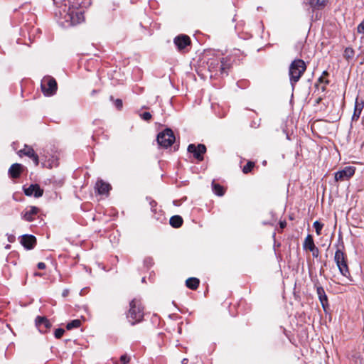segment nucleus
I'll return each instance as SVG.
<instances>
[{
  "instance_id": "obj_1",
  "label": "nucleus",
  "mask_w": 364,
  "mask_h": 364,
  "mask_svg": "<svg viewBox=\"0 0 364 364\" xmlns=\"http://www.w3.org/2000/svg\"><path fill=\"white\" fill-rule=\"evenodd\" d=\"M64 12L65 21L70 26H75L84 21V9L81 3L69 6L68 9Z\"/></svg>"
},
{
  "instance_id": "obj_2",
  "label": "nucleus",
  "mask_w": 364,
  "mask_h": 364,
  "mask_svg": "<svg viewBox=\"0 0 364 364\" xmlns=\"http://www.w3.org/2000/svg\"><path fill=\"white\" fill-rule=\"evenodd\" d=\"M306 69V66L303 60L296 59L291 62L289 68V75L292 87L300 80Z\"/></svg>"
},
{
  "instance_id": "obj_3",
  "label": "nucleus",
  "mask_w": 364,
  "mask_h": 364,
  "mask_svg": "<svg viewBox=\"0 0 364 364\" xmlns=\"http://www.w3.org/2000/svg\"><path fill=\"white\" fill-rule=\"evenodd\" d=\"M144 317V311L141 301L136 299L131 301L127 318L132 325L140 322Z\"/></svg>"
},
{
  "instance_id": "obj_4",
  "label": "nucleus",
  "mask_w": 364,
  "mask_h": 364,
  "mask_svg": "<svg viewBox=\"0 0 364 364\" xmlns=\"http://www.w3.org/2000/svg\"><path fill=\"white\" fill-rule=\"evenodd\" d=\"M334 261L342 275L348 277L350 274L346 254L342 249L338 248L335 252Z\"/></svg>"
},
{
  "instance_id": "obj_5",
  "label": "nucleus",
  "mask_w": 364,
  "mask_h": 364,
  "mask_svg": "<svg viewBox=\"0 0 364 364\" xmlns=\"http://www.w3.org/2000/svg\"><path fill=\"white\" fill-rule=\"evenodd\" d=\"M57 82L55 80L50 76H46L41 81V89L46 96L54 95L57 90Z\"/></svg>"
},
{
  "instance_id": "obj_6",
  "label": "nucleus",
  "mask_w": 364,
  "mask_h": 364,
  "mask_svg": "<svg viewBox=\"0 0 364 364\" xmlns=\"http://www.w3.org/2000/svg\"><path fill=\"white\" fill-rule=\"evenodd\" d=\"M175 141V136L170 129H166L164 132H160L157 136L158 144L164 148H167L172 145Z\"/></svg>"
},
{
  "instance_id": "obj_7",
  "label": "nucleus",
  "mask_w": 364,
  "mask_h": 364,
  "mask_svg": "<svg viewBox=\"0 0 364 364\" xmlns=\"http://www.w3.org/2000/svg\"><path fill=\"white\" fill-rule=\"evenodd\" d=\"M188 151L192 153L193 156L200 161L203 160V154L206 151V147L202 144H200L198 146L191 144L188 146Z\"/></svg>"
},
{
  "instance_id": "obj_8",
  "label": "nucleus",
  "mask_w": 364,
  "mask_h": 364,
  "mask_svg": "<svg viewBox=\"0 0 364 364\" xmlns=\"http://www.w3.org/2000/svg\"><path fill=\"white\" fill-rule=\"evenodd\" d=\"M355 173V168L353 166H346L343 170L337 171L335 173V180L336 181H345L349 179Z\"/></svg>"
},
{
  "instance_id": "obj_9",
  "label": "nucleus",
  "mask_w": 364,
  "mask_h": 364,
  "mask_svg": "<svg viewBox=\"0 0 364 364\" xmlns=\"http://www.w3.org/2000/svg\"><path fill=\"white\" fill-rule=\"evenodd\" d=\"M19 156H26L31 159H32L36 166H38L39 164L38 156L36 154L33 149L28 145H25L23 149H21L18 151Z\"/></svg>"
},
{
  "instance_id": "obj_10",
  "label": "nucleus",
  "mask_w": 364,
  "mask_h": 364,
  "mask_svg": "<svg viewBox=\"0 0 364 364\" xmlns=\"http://www.w3.org/2000/svg\"><path fill=\"white\" fill-rule=\"evenodd\" d=\"M23 191L27 196H34L36 198H38L43 194V190L38 184H31L28 188H23Z\"/></svg>"
},
{
  "instance_id": "obj_11",
  "label": "nucleus",
  "mask_w": 364,
  "mask_h": 364,
  "mask_svg": "<svg viewBox=\"0 0 364 364\" xmlns=\"http://www.w3.org/2000/svg\"><path fill=\"white\" fill-rule=\"evenodd\" d=\"M174 43L178 49L181 50L191 44V39L186 35H180L174 38Z\"/></svg>"
},
{
  "instance_id": "obj_12",
  "label": "nucleus",
  "mask_w": 364,
  "mask_h": 364,
  "mask_svg": "<svg viewBox=\"0 0 364 364\" xmlns=\"http://www.w3.org/2000/svg\"><path fill=\"white\" fill-rule=\"evenodd\" d=\"M21 244L26 249H33L36 244V238L31 235H24L21 240Z\"/></svg>"
},
{
  "instance_id": "obj_13",
  "label": "nucleus",
  "mask_w": 364,
  "mask_h": 364,
  "mask_svg": "<svg viewBox=\"0 0 364 364\" xmlns=\"http://www.w3.org/2000/svg\"><path fill=\"white\" fill-rule=\"evenodd\" d=\"M315 287L316 288V292L318 296V299L320 300V302L324 310H326V306H328V298L326 294V292L323 289V288L320 286L318 282L315 284Z\"/></svg>"
},
{
  "instance_id": "obj_14",
  "label": "nucleus",
  "mask_w": 364,
  "mask_h": 364,
  "mask_svg": "<svg viewBox=\"0 0 364 364\" xmlns=\"http://www.w3.org/2000/svg\"><path fill=\"white\" fill-rule=\"evenodd\" d=\"M364 107V100L358 97L355 102L354 112L352 117L353 120H358Z\"/></svg>"
},
{
  "instance_id": "obj_15",
  "label": "nucleus",
  "mask_w": 364,
  "mask_h": 364,
  "mask_svg": "<svg viewBox=\"0 0 364 364\" xmlns=\"http://www.w3.org/2000/svg\"><path fill=\"white\" fill-rule=\"evenodd\" d=\"M23 170V166L21 164H14L11 166L9 169V173L13 178H17L20 176L21 172Z\"/></svg>"
},
{
  "instance_id": "obj_16",
  "label": "nucleus",
  "mask_w": 364,
  "mask_h": 364,
  "mask_svg": "<svg viewBox=\"0 0 364 364\" xmlns=\"http://www.w3.org/2000/svg\"><path fill=\"white\" fill-rule=\"evenodd\" d=\"M39 210L35 206H31L28 210H25L22 213L23 218L28 222H31L34 220V216L36 215Z\"/></svg>"
},
{
  "instance_id": "obj_17",
  "label": "nucleus",
  "mask_w": 364,
  "mask_h": 364,
  "mask_svg": "<svg viewBox=\"0 0 364 364\" xmlns=\"http://www.w3.org/2000/svg\"><path fill=\"white\" fill-rule=\"evenodd\" d=\"M110 185L104 181L100 179L95 184V188L97 189L99 194L107 193L110 189Z\"/></svg>"
},
{
  "instance_id": "obj_18",
  "label": "nucleus",
  "mask_w": 364,
  "mask_h": 364,
  "mask_svg": "<svg viewBox=\"0 0 364 364\" xmlns=\"http://www.w3.org/2000/svg\"><path fill=\"white\" fill-rule=\"evenodd\" d=\"M221 59L214 58L209 59L208 61V69L211 72L218 71L220 70Z\"/></svg>"
},
{
  "instance_id": "obj_19",
  "label": "nucleus",
  "mask_w": 364,
  "mask_h": 364,
  "mask_svg": "<svg viewBox=\"0 0 364 364\" xmlns=\"http://www.w3.org/2000/svg\"><path fill=\"white\" fill-rule=\"evenodd\" d=\"M36 324L39 328L43 326L45 328V330L48 329L51 327L50 322L46 317L43 316L36 317ZM40 330L42 331L41 329Z\"/></svg>"
},
{
  "instance_id": "obj_20",
  "label": "nucleus",
  "mask_w": 364,
  "mask_h": 364,
  "mask_svg": "<svg viewBox=\"0 0 364 364\" xmlns=\"http://www.w3.org/2000/svg\"><path fill=\"white\" fill-rule=\"evenodd\" d=\"M315 244L313 237L311 235H308L304 242L303 247L305 250H312L315 247Z\"/></svg>"
},
{
  "instance_id": "obj_21",
  "label": "nucleus",
  "mask_w": 364,
  "mask_h": 364,
  "mask_svg": "<svg viewBox=\"0 0 364 364\" xmlns=\"http://www.w3.org/2000/svg\"><path fill=\"white\" fill-rule=\"evenodd\" d=\"M199 282H200L198 279L195 277H191L186 281V285L188 288L194 290L198 288Z\"/></svg>"
},
{
  "instance_id": "obj_22",
  "label": "nucleus",
  "mask_w": 364,
  "mask_h": 364,
  "mask_svg": "<svg viewBox=\"0 0 364 364\" xmlns=\"http://www.w3.org/2000/svg\"><path fill=\"white\" fill-rule=\"evenodd\" d=\"M169 223L172 227H173L175 228H178L182 225L183 219L179 215H174L170 218Z\"/></svg>"
},
{
  "instance_id": "obj_23",
  "label": "nucleus",
  "mask_w": 364,
  "mask_h": 364,
  "mask_svg": "<svg viewBox=\"0 0 364 364\" xmlns=\"http://www.w3.org/2000/svg\"><path fill=\"white\" fill-rule=\"evenodd\" d=\"M327 0H309V4L314 9H320L323 8Z\"/></svg>"
},
{
  "instance_id": "obj_24",
  "label": "nucleus",
  "mask_w": 364,
  "mask_h": 364,
  "mask_svg": "<svg viewBox=\"0 0 364 364\" xmlns=\"http://www.w3.org/2000/svg\"><path fill=\"white\" fill-rule=\"evenodd\" d=\"M212 187L214 193L218 196H223L225 193L224 188L220 184L213 182Z\"/></svg>"
},
{
  "instance_id": "obj_25",
  "label": "nucleus",
  "mask_w": 364,
  "mask_h": 364,
  "mask_svg": "<svg viewBox=\"0 0 364 364\" xmlns=\"http://www.w3.org/2000/svg\"><path fill=\"white\" fill-rule=\"evenodd\" d=\"M81 325V321L79 319H75L68 323L66 325V328L68 330H71L73 328H77L80 327Z\"/></svg>"
},
{
  "instance_id": "obj_26",
  "label": "nucleus",
  "mask_w": 364,
  "mask_h": 364,
  "mask_svg": "<svg viewBox=\"0 0 364 364\" xmlns=\"http://www.w3.org/2000/svg\"><path fill=\"white\" fill-rule=\"evenodd\" d=\"M230 64L228 63L227 60L225 58L221 59L220 70L221 74L226 73V70L229 68Z\"/></svg>"
},
{
  "instance_id": "obj_27",
  "label": "nucleus",
  "mask_w": 364,
  "mask_h": 364,
  "mask_svg": "<svg viewBox=\"0 0 364 364\" xmlns=\"http://www.w3.org/2000/svg\"><path fill=\"white\" fill-rule=\"evenodd\" d=\"M255 166V163L252 161H248L247 164L243 167L242 172L244 173H248L252 171L253 167Z\"/></svg>"
},
{
  "instance_id": "obj_28",
  "label": "nucleus",
  "mask_w": 364,
  "mask_h": 364,
  "mask_svg": "<svg viewBox=\"0 0 364 364\" xmlns=\"http://www.w3.org/2000/svg\"><path fill=\"white\" fill-rule=\"evenodd\" d=\"M323 225L318 221H315L314 223V227L315 228L316 232L318 235H320L321 233V230L323 228Z\"/></svg>"
},
{
  "instance_id": "obj_29",
  "label": "nucleus",
  "mask_w": 364,
  "mask_h": 364,
  "mask_svg": "<svg viewBox=\"0 0 364 364\" xmlns=\"http://www.w3.org/2000/svg\"><path fill=\"white\" fill-rule=\"evenodd\" d=\"M344 56L346 58H350L353 56V50L350 48H346L344 51Z\"/></svg>"
},
{
  "instance_id": "obj_30",
  "label": "nucleus",
  "mask_w": 364,
  "mask_h": 364,
  "mask_svg": "<svg viewBox=\"0 0 364 364\" xmlns=\"http://www.w3.org/2000/svg\"><path fill=\"white\" fill-rule=\"evenodd\" d=\"M65 333V330L63 328H57L55 331V337L56 338H60L63 333Z\"/></svg>"
},
{
  "instance_id": "obj_31",
  "label": "nucleus",
  "mask_w": 364,
  "mask_h": 364,
  "mask_svg": "<svg viewBox=\"0 0 364 364\" xmlns=\"http://www.w3.org/2000/svg\"><path fill=\"white\" fill-rule=\"evenodd\" d=\"M141 118L145 121H149L151 118V114L148 112H144L141 114Z\"/></svg>"
},
{
  "instance_id": "obj_32",
  "label": "nucleus",
  "mask_w": 364,
  "mask_h": 364,
  "mask_svg": "<svg viewBox=\"0 0 364 364\" xmlns=\"http://www.w3.org/2000/svg\"><path fill=\"white\" fill-rule=\"evenodd\" d=\"M120 361L122 364H127L129 362V358L127 355H123L120 357Z\"/></svg>"
},
{
  "instance_id": "obj_33",
  "label": "nucleus",
  "mask_w": 364,
  "mask_h": 364,
  "mask_svg": "<svg viewBox=\"0 0 364 364\" xmlns=\"http://www.w3.org/2000/svg\"><path fill=\"white\" fill-rule=\"evenodd\" d=\"M358 32L360 33H364V18L363 21L358 26Z\"/></svg>"
},
{
  "instance_id": "obj_34",
  "label": "nucleus",
  "mask_w": 364,
  "mask_h": 364,
  "mask_svg": "<svg viewBox=\"0 0 364 364\" xmlns=\"http://www.w3.org/2000/svg\"><path fill=\"white\" fill-rule=\"evenodd\" d=\"M310 251L312 252V256L314 257H316V258L318 257L319 251L316 247H315L314 249H312V250H310Z\"/></svg>"
},
{
  "instance_id": "obj_35",
  "label": "nucleus",
  "mask_w": 364,
  "mask_h": 364,
  "mask_svg": "<svg viewBox=\"0 0 364 364\" xmlns=\"http://www.w3.org/2000/svg\"><path fill=\"white\" fill-rule=\"evenodd\" d=\"M114 105L119 109L122 107V101L120 99H117L114 101Z\"/></svg>"
},
{
  "instance_id": "obj_36",
  "label": "nucleus",
  "mask_w": 364,
  "mask_h": 364,
  "mask_svg": "<svg viewBox=\"0 0 364 364\" xmlns=\"http://www.w3.org/2000/svg\"><path fill=\"white\" fill-rule=\"evenodd\" d=\"M37 267H38V268L39 269H46V264H45L44 262H38V263Z\"/></svg>"
},
{
  "instance_id": "obj_37",
  "label": "nucleus",
  "mask_w": 364,
  "mask_h": 364,
  "mask_svg": "<svg viewBox=\"0 0 364 364\" xmlns=\"http://www.w3.org/2000/svg\"><path fill=\"white\" fill-rule=\"evenodd\" d=\"M279 225H280V228H281L282 229H283V228H284L286 227V225H287V223H286L285 221H281V222L279 223Z\"/></svg>"
},
{
  "instance_id": "obj_38",
  "label": "nucleus",
  "mask_w": 364,
  "mask_h": 364,
  "mask_svg": "<svg viewBox=\"0 0 364 364\" xmlns=\"http://www.w3.org/2000/svg\"><path fill=\"white\" fill-rule=\"evenodd\" d=\"M68 293H69V291L68 289H65L63 291L62 295H63V297H65V296H68Z\"/></svg>"
},
{
  "instance_id": "obj_39",
  "label": "nucleus",
  "mask_w": 364,
  "mask_h": 364,
  "mask_svg": "<svg viewBox=\"0 0 364 364\" xmlns=\"http://www.w3.org/2000/svg\"><path fill=\"white\" fill-rule=\"evenodd\" d=\"M187 362H188V359H186V358L183 359L181 361L182 364H186Z\"/></svg>"
},
{
  "instance_id": "obj_40",
  "label": "nucleus",
  "mask_w": 364,
  "mask_h": 364,
  "mask_svg": "<svg viewBox=\"0 0 364 364\" xmlns=\"http://www.w3.org/2000/svg\"><path fill=\"white\" fill-rule=\"evenodd\" d=\"M34 274L36 276H39V277H41L42 275L41 273H38V272H36Z\"/></svg>"
},
{
  "instance_id": "obj_41",
  "label": "nucleus",
  "mask_w": 364,
  "mask_h": 364,
  "mask_svg": "<svg viewBox=\"0 0 364 364\" xmlns=\"http://www.w3.org/2000/svg\"><path fill=\"white\" fill-rule=\"evenodd\" d=\"M319 81H320L321 82H323V77H319Z\"/></svg>"
},
{
  "instance_id": "obj_42",
  "label": "nucleus",
  "mask_w": 364,
  "mask_h": 364,
  "mask_svg": "<svg viewBox=\"0 0 364 364\" xmlns=\"http://www.w3.org/2000/svg\"><path fill=\"white\" fill-rule=\"evenodd\" d=\"M95 92H96V90L92 91V94H95Z\"/></svg>"
},
{
  "instance_id": "obj_43",
  "label": "nucleus",
  "mask_w": 364,
  "mask_h": 364,
  "mask_svg": "<svg viewBox=\"0 0 364 364\" xmlns=\"http://www.w3.org/2000/svg\"><path fill=\"white\" fill-rule=\"evenodd\" d=\"M72 2V0H68V3L70 4Z\"/></svg>"
}]
</instances>
